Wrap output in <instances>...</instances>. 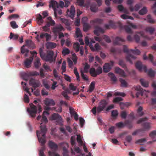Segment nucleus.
<instances>
[{
	"label": "nucleus",
	"mask_w": 156,
	"mask_h": 156,
	"mask_svg": "<svg viewBox=\"0 0 156 156\" xmlns=\"http://www.w3.org/2000/svg\"><path fill=\"white\" fill-rule=\"evenodd\" d=\"M65 2V5H64V2L62 1H60L59 2V6H60L61 8H62L64 6L66 7H68L69 5L70 4V0H63Z\"/></svg>",
	"instance_id": "nucleus-23"
},
{
	"label": "nucleus",
	"mask_w": 156,
	"mask_h": 156,
	"mask_svg": "<svg viewBox=\"0 0 156 156\" xmlns=\"http://www.w3.org/2000/svg\"><path fill=\"white\" fill-rule=\"evenodd\" d=\"M70 53V51L68 48H65L64 49L62 52V54L63 55H66Z\"/></svg>",
	"instance_id": "nucleus-49"
},
{
	"label": "nucleus",
	"mask_w": 156,
	"mask_h": 156,
	"mask_svg": "<svg viewBox=\"0 0 156 156\" xmlns=\"http://www.w3.org/2000/svg\"><path fill=\"white\" fill-rule=\"evenodd\" d=\"M146 141V139L144 138H143L139 139L137 140L136 142L135 143L136 144L140 143V145H142V144L141 143L144 142Z\"/></svg>",
	"instance_id": "nucleus-58"
},
{
	"label": "nucleus",
	"mask_w": 156,
	"mask_h": 156,
	"mask_svg": "<svg viewBox=\"0 0 156 156\" xmlns=\"http://www.w3.org/2000/svg\"><path fill=\"white\" fill-rule=\"evenodd\" d=\"M38 75H39V73L36 71L25 73L23 74V76L25 77V78H24V79L26 81L28 80V78L29 76H36Z\"/></svg>",
	"instance_id": "nucleus-15"
},
{
	"label": "nucleus",
	"mask_w": 156,
	"mask_h": 156,
	"mask_svg": "<svg viewBox=\"0 0 156 156\" xmlns=\"http://www.w3.org/2000/svg\"><path fill=\"white\" fill-rule=\"evenodd\" d=\"M30 108H28L27 111L32 117H35L36 116L38 108L39 112L37 113L38 115L42 111L41 107L40 105L35 106L32 103L30 104Z\"/></svg>",
	"instance_id": "nucleus-2"
},
{
	"label": "nucleus",
	"mask_w": 156,
	"mask_h": 156,
	"mask_svg": "<svg viewBox=\"0 0 156 156\" xmlns=\"http://www.w3.org/2000/svg\"><path fill=\"white\" fill-rule=\"evenodd\" d=\"M33 59V57H30L29 59L28 58H26L24 62L25 66L27 68L30 67V65L32 62Z\"/></svg>",
	"instance_id": "nucleus-21"
},
{
	"label": "nucleus",
	"mask_w": 156,
	"mask_h": 156,
	"mask_svg": "<svg viewBox=\"0 0 156 156\" xmlns=\"http://www.w3.org/2000/svg\"><path fill=\"white\" fill-rule=\"evenodd\" d=\"M40 60V59L39 58H37L35 60L34 62V65L35 68H38L41 65Z\"/></svg>",
	"instance_id": "nucleus-31"
},
{
	"label": "nucleus",
	"mask_w": 156,
	"mask_h": 156,
	"mask_svg": "<svg viewBox=\"0 0 156 156\" xmlns=\"http://www.w3.org/2000/svg\"><path fill=\"white\" fill-rule=\"evenodd\" d=\"M147 12V9L146 7H144L139 12V13L141 15H143L146 14Z\"/></svg>",
	"instance_id": "nucleus-41"
},
{
	"label": "nucleus",
	"mask_w": 156,
	"mask_h": 156,
	"mask_svg": "<svg viewBox=\"0 0 156 156\" xmlns=\"http://www.w3.org/2000/svg\"><path fill=\"white\" fill-rule=\"evenodd\" d=\"M46 46L48 49H51L55 48L56 46V44L53 42H48L46 44Z\"/></svg>",
	"instance_id": "nucleus-29"
},
{
	"label": "nucleus",
	"mask_w": 156,
	"mask_h": 156,
	"mask_svg": "<svg viewBox=\"0 0 156 156\" xmlns=\"http://www.w3.org/2000/svg\"><path fill=\"white\" fill-rule=\"evenodd\" d=\"M94 27L95 29L94 31V33L96 36H99L100 33L102 34L104 33V29L98 26H95Z\"/></svg>",
	"instance_id": "nucleus-12"
},
{
	"label": "nucleus",
	"mask_w": 156,
	"mask_h": 156,
	"mask_svg": "<svg viewBox=\"0 0 156 156\" xmlns=\"http://www.w3.org/2000/svg\"><path fill=\"white\" fill-rule=\"evenodd\" d=\"M90 65L88 64L86 62L84 67L83 71V73H87L89 72V70L90 69Z\"/></svg>",
	"instance_id": "nucleus-33"
},
{
	"label": "nucleus",
	"mask_w": 156,
	"mask_h": 156,
	"mask_svg": "<svg viewBox=\"0 0 156 156\" xmlns=\"http://www.w3.org/2000/svg\"><path fill=\"white\" fill-rule=\"evenodd\" d=\"M129 103H125L123 102H120L119 103L120 108L121 109H123L125 107H128L129 105Z\"/></svg>",
	"instance_id": "nucleus-43"
},
{
	"label": "nucleus",
	"mask_w": 156,
	"mask_h": 156,
	"mask_svg": "<svg viewBox=\"0 0 156 156\" xmlns=\"http://www.w3.org/2000/svg\"><path fill=\"white\" fill-rule=\"evenodd\" d=\"M60 20L62 23H63L65 24L66 26L70 25V23L69 21L67 19L62 18L60 19Z\"/></svg>",
	"instance_id": "nucleus-55"
},
{
	"label": "nucleus",
	"mask_w": 156,
	"mask_h": 156,
	"mask_svg": "<svg viewBox=\"0 0 156 156\" xmlns=\"http://www.w3.org/2000/svg\"><path fill=\"white\" fill-rule=\"evenodd\" d=\"M124 124L125 125L127 126L129 129H130L133 127V125L131 122L129 120H126Z\"/></svg>",
	"instance_id": "nucleus-46"
},
{
	"label": "nucleus",
	"mask_w": 156,
	"mask_h": 156,
	"mask_svg": "<svg viewBox=\"0 0 156 156\" xmlns=\"http://www.w3.org/2000/svg\"><path fill=\"white\" fill-rule=\"evenodd\" d=\"M95 84L94 82H92L90 83L89 89V91L90 92H92L94 90L95 88Z\"/></svg>",
	"instance_id": "nucleus-42"
},
{
	"label": "nucleus",
	"mask_w": 156,
	"mask_h": 156,
	"mask_svg": "<svg viewBox=\"0 0 156 156\" xmlns=\"http://www.w3.org/2000/svg\"><path fill=\"white\" fill-rule=\"evenodd\" d=\"M145 30L149 32L150 34H152L155 31V29L151 27H147L146 28Z\"/></svg>",
	"instance_id": "nucleus-40"
},
{
	"label": "nucleus",
	"mask_w": 156,
	"mask_h": 156,
	"mask_svg": "<svg viewBox=\"0 0 156 156\" xmlns=\"http://www.w3.org/2000/svg\"><path fill=\"white\" fill-rule=\"evenodd\" d=\"M74 73L76 76L77 80L78 81H80V76L79 74V73L77 71V69L76 67L74 68Z\"/></svg>",
	"instance_id": "nucleus-47"
},
{
	"label": "nucleus",
	"mask_w": 156,
	"mask_h": 156,
	"mask_svg": "<svg viewBox=\"0 0 156 156\" xmlns=\"http://www.w3.org/2000/svg\"><path fill=\"white\" fill-rule=\"evenodd\" d=\"M115 73L119 74L120 76L122 77L126 76L124 70L118 67L115 68Z\"/></svg>",
	"instance_id": "nucleus-22"
},
{
	"label": "nucleus",
	"mask_w": 156,
	"mask_h": 156,
	"mask_svg": "<svg viewBox=\"0 0 156 156\" xmlns=\"http://www.w3.org/2000/svg\"><path fill=\"white\" fill-rule=\"evenodd\" d=\"M143 110V108L141 106H139V108L137 110V112L138 113L139 116H141L144 114V113L141 112Z\"/></svg>",
	"instance_id": "nucleus-50"
},
{
	"label": "nucleus",
	"mask_w": 156,
	"mask_h": 156,
	"mask_svg": "<svg viewBox=\"0 0 156 156\" xmlns=\"http://www.w3.org/2000/svg\"><path fill=\"white\" fill-rule=\"evenodd\" d=\"M47 19L48 20L47 22V24L49 25V26H54L55 25V21L52 19V18L49 16L47 18Z\"/></svg>",
	"instance_id": "nucleus-25"
},
{
	"label": "nucleus",
	"mask_w": 156,
	"mask_h": 156,
	"mask_svg": "<svg viewBox=\"0 0 156 156\" xmlns=\"http://www.w3.org/2000/svg\"><path fill=\"white\" fill-rule=\"evenodd\" d=\"M142 5L141 4H136L134 7L133 5L130 6L129 8L131 12L138 11L141 7Z\"/></svg>",
	"instance_id": "nucleus-24"
},
{
	"label": "nucleus",
	"mask_w": 156,
	"mask_h": 156,
	"mask_svg": "<svg viewBox=\"0 0 156 156\" xmlns=\"http://www.w3.org/2000/svg\"><path fill=\"white\" fill-rule=\"evenodd\" d=\"M118 9L120 11L123 12L124 13H127L128 12V11L126 9L124 8L122 5H118Z\"/></svg>",
	"instance_id": "nucleus-35"
},
{
	"label": "nucleus",
	"mask_w": 156,
	"mask_h": 156,
	"mask_svg": "<svg viewBox=\"0 0 156 156\" xmlns=\"http://www.w3.org/2000/svg\"><path fill=\"white\" fill-rule=\"evenodd\" d=\"M108 76L110 77L111 80L114 82H116L117 80V79L115 75L112 73H108Z\"/></svg>",
	"instance_id": "nucleus-34"
},
{
	"label": "nucleus",
	"mask_w": 156,
	"mask_h": 156,
	"mask_svg": "<svg viewBox=\"0 0 156 156\" xmlns=\"http://www.w3.org/2000/svg\"><path fill=\"white\" fill-rule=\"evenodd\" d=\"M142 126L146 129L149 130L151 128L150 124L148 122H144L142 124Z\"/></svg>",
	"instance_id": "nucleus-37"
},
{
	"label": "nucleus",
	"mask_w": 156,
	"mask_h": 156,
	"mask_svg": "<svg viewBox=\"0 0 156 156\" xmlns=\"http://www.w3.org/2000/svg\"><path fill=\"white\" fill-rule=\"evenodd\" d=\"M119 64L123 68H126V66L124 62L122 60H120L119 62Z\"/></svg>",
	"instance_id": "nucleus-54"
},
{
	"label": "nucleus",
	"mask_w": 156,
	"mask_h": 156,
	"mask_svg": "<svg viewBox=\"0 0 156 156\" xmlns=\"http://www.w3.org/2000/svg\"><path fill=\"white\" fill-rule=\"evenodd\" d=\"M10 24L11 27L13 29L17 28L18 26L16 24V23L15 21H12L10 22Z\"/></svg>",
	"instance_id": "nucleus-51"
},
{
	"label": "nucleus",
	"mask_w": 156,
	"mask_h": 156,
	"mask_svg": "<svg viewBox=\"0 0 156 156\" xmlns=\"http://www.w3.org/2000/svg\"><path fill=\"white\" fill-rule=\"evenodd\" d=\"M155 72L152 69H150L148 72V74L151 77H154L155 75Z\"/></svg>",
	"instance_id": "nucleus-53"
},
{
	"label": "nucleus",
	"mask_w": 156,
	"mask_h": 156,
	"mask_svg": "<svg viewBox=\"0 0 156 156\" xmlns=\"http://www.w3.org/2000/svg\"><path fill=\"white\" fill-rule=\"evenodd\" d=\"M129 52L136 55H139L140 53V51L138 49L134 50L130 49H129Z\"/></svg>",
	"instance_id": "nucleus-45"
},
{
	"label": "nucleus",
	"mask_w": 156,
	"mask_h": 156,
	"mask_svg": "<svg viewBox=\"0 0 156 156\" xmlns=\"http://www.w3.org/2000/svg\"><path fill=\"white\" fill-rule=\"evenodd\" d=\"M119 81L121 83V86L123 87H126L127 86V83L122 78H120Z\"/></svg>",
	"instance_id": "nucleus-39"
},
{
	"label": "nucleus",
	"mask_w": 156,
	"mask_h": 156,
	"mask_svg": "<svg viewBox=\"0 0 156 156\" xmlns=\"http://www.w3.org/2000/svg\"><path fill=\"white\" fill-rule=\"evenodd\" d=\"M135 89L136 90L138 91L136 94V96L137 98L139 97L140 95L142 96L143 95L144 91H146L145 90H144L140 86L136 87Z\"/></svg>",
	"instance_id": "nucleus-16"
},
{
	"label": "nucleus",
	"mask_w": 156,
	"mask_h": 156,
	"mask_svg": "<svg viewBox=\"0 0 156 156\" xmlns=\"http://www.w3.org/2000/svg\"><path fill=\"white\" fill-rule=\"evenodd\" d=\"M135 66L137 69L140 71H141L142 70L146 73L147 72V68L145 65L143 66L142 63L140 62H137L135 64Z\"/></svg>",
	"instance_id": "nucleus-11"
},
{
	"label": "nucleus",
	"mask_w": 156,
	"mask_h": 156,
	"mask_svg": "<svg viewBox=\"0 0 156 156\" xmlns=\"http://www.w3.org/2000/svg\"><path fill=\"white\" fill-rule=\"evenodd\" d=\"M90 27L88 23H84L83 24V30L84 31H87Z\"/></svg>",
	"instance_id": "nucleus-38"
},
{
	"label": "nucleus",
	"mask_w": 156,
	"mask_h": 156,
	"mask_svg": "<svg viewBox=\"0 0 156 156\" xmlns=\"http://www.w3.org/2000/svg\"><path fill=\"white\" fill-rule=\"evenodd\" d=\"M117 25L120 29H124L126 32L129 34H132V31L131 30L130 27L128 25L123 26L121 22H118L117 23Z\"/></svg>",
	"instance_id": "nucleus-9"
},
{
	"label": "nucleus",
	"mask_w": 156,
	"mask_h": 156,
	"mask_svg": "<svg viewBox=\"0 0 156 156\" xmlns=\"http://www.w3.org/2000/svg\"><path fill=\"white\" fill-rule=\"evenodd\" d=\"M121 17L122 18L124 19H129L132 20L133 19V18L132 17L129 16L126 14L121 15Z\"/></svg>",
	"instance_id": "nucleus-48"
},
{
	"label": "nucleus",
	"mask_w": 156,
	"mask_h": 156,
	"mask_svg": "<svg viewBox=\"0 0 156 156\" xmlns=\"http://www.w3.org/2000/svg\"><path fill=\"white\" fill-rule=\"evenodd\" d=\"M107 104L108 103L104 99L101 100L97 108V112L99 113L103 111Z\"/></svg>",
	"instance_id": "nucleus-6"
},
{
	"label": "nucleus",
	"mask_w": 156,
	"mask_h": 156,
	"mask_svg": "<svg viewBox=\"0 0 156 156\" xmlns=\"http://www.w3.org/2000/svg\"><path fill=\"white\" fill-rule=\"evenodd\" d=\"M102 72V68L100 66L98 67L96 70H95V68L92 67L89 70L90 75L94 77H96L97 75L101 74Z\"/></svg>",
	"instance_id": "nucleus-4"
},
{
	"label": "nucleus",
	"mask_w": 156,
	"mask_h": 156,
	"mask_svg": "<svg viewBox=\"0 0 156 156\" xmlns=\"http://www.w3.org/2000/svg\"><path fill=\"white\" fill-rule=\"evenodd\" d=\"M140 82L141 85L144 87H147L149 85V82L143 79H141L140 80Z\"/></svg>",
	"instance_id": "nucleus-30"
},
{
	"label": "nucleus",
	"mask_w": 156,
	"mask_h": 156,
	"mask_svg": "<svg viewBox=\"0 0 156 156\" xmlns=\"http://www.w3.org/2000/svg\"><path fill=\"white\" fill-rule=\"evenodd\" d=\"M102 20L99 19H96L94 20H92L90 21V23L94 26L96 24H100L102 23Z\"/></svg>",
	"instance_id": "nucleus-26"
},
{
	"label": "nucleus",
	"mask_w": 156,
	"mask_h": 156,
	"mask_svg": "<svg viewBox=\"0 0 156 156\" xmlns=\"http://www.w3.org/2000/svg\"><path fill=\"white\" fill-rule=\"evenodd\" d=\"M41 124L40 126V131H37V135L39 142L41 143L42 147L39 151L40 156H44V151L45 149L44 144L46 142L45 140V134L47 131V129L45 125H42Z\"/></svg>",
	"instance_id": "nucleus-1"
},
{
	"label": "nucleus",
	"mask_w": 156,
	"mask_h": 156,
	"mask_svg": "<svg viewBox=\"0 0 156 156\" xmlns=\"http://www.w3.org/2000/svg\"><path fill=\"white\" fill-rule=\"evenodd\" d=\"M50 27L47 24L42 27L43 30L45 32H49L50 30Z\"/></svg>",
	"instance_id": "nucleus-60"
},
{
	"label": "nucleus",
	"mask_w": 156,
	"mask_h": 156,
	"mask_svg": "<svg viewBox=\"0 0 156 156\" xmlns=\"http://www.w3.org/2000/svg\"><path fill=\"white\" fill-rule=\"evenodd\" d=\"M125 40L124 39L119 37H116L114 41V43L115 45H120L121 44V43L125 42Z\"/></svg>",
	"instance_id": "nucleus-20"
},
{
	"label": "nucleus",
	"mask_w": 156,
	"mask_h": 156,
	"mask_svg": "<svg viewBox=\"0 0 156 156\" xmlns=\"http://www.w3.org/2000/svg\"><path fill=\"white\" fill-rule=\"evenodd\" d=\"M24 101L26 103H28L29 102V97L26 94H25L24 97Z\"/></svg>",
	"instance_id": "nucleus-64"
},
{
	"label": "nucleus",
	"mask_w": 156,
	"mask_h": 156,
	"mask_svg": "<svg viewBox=\"0 0 156 156\" xmlns=\"http://www.w3.org/2000/svg\"><path fill=\"white\" fill-rule=\"evenodd\" d=\"M62 94L66 100H69V97L67 95V92L65 91H63L62 93Z\"/></svg>",
	"instance_id": "nucleus-61"
},
{
	"label": "nucleus",
	"mask_w": 156,
	"mask_h": 156,
	"mask_svg": "<svg viewBox=\"0 0 156 156\" xmlns=\"http://www.w3.org/2000/svg\"><path fill=\"white\" fill-rule=\"evenodd\" d=\"M103 38L106 42L109 43L111 42V40L109 37L106 35L103 36Z\"/></svg>",
	"instance_id": "nucleus-59"
},
{
	"label": "nucleus",
	"mask_w": 156,
	"mask_h": 156,
	"mask_svg": "<svg viewBox=\"0 0 156 156\" xmlns=\"http://www.w3.org/2000/svg\"><path fill=\"white\" fill-rule=\"evenodd\" d=\"M44 104L48 106H54L55 105V102L53 100L49 98H46L44 101Z\"/></svg>",
	"instance_id": "nucleus-19"
},
{
	"label": "nucleus",
	"mask_w": 156,
	"mask_h": 156,
	"mask_svg": "<svg viewBox=\"0 0 156 156\" xmlns=\"http://www.w3.org/2000/svg\"><path fill=\"white\" fill-rule=\"evenodd\" d=\"M80 73L82 78L84 80L87 81L88 80V78L87 75L84 74L82 70L80 71Z\"/></svg>",
	"instance_id": "nucleus-52"
},
{
	"label": "nucleus",
	"mask_w": 156,
	"mask_h": 156,
	"mask_svg": "<svg viewBox=\"0 0 156 156\" xmlns=\"http://www.w3.org/2000/svg\"><path fill=\"white\" fill-rule=\"evenodd\" d=\"M77 140L78 142L80 144H83V141L81 139V136L80 135H77Z\"/></svg>",
	"instance_id": "nucleus-62"
},
{
	"label": "nucleus",
	"mask_w": 156,
	"mask_h": 156,
	"mask_svg": "<svg viewBox=\"0 0 156 156\" xmlns=\"http://www.w3.org/2000/svg\"><path fill=\"white\" fill-rule=\"evenodd\" d=\"M49 7H51L53 9L54 11V13L55 16L56 17L57 16V8H59L58 3L56 1L52 0L50 3L49 5Z\"/></svg>",
	"instance_id": "nucleus-8"
},
{
	"label": "nucleus",
	"mask_w": 156,
	"mask_h": 156,
	"mask_svg": "<svg viewBox=\"0 0 156 156\" xmlns=\"http://www.w3.org/2000/svg\"><path fill=\"white\" fill-rule=\"evenodd\" d=\"M147 19L148 22L150 23H154L155 21L152 19L150 15H149L147 16Z\"/></svg>",
	"instance_id": "nucleus-56"
},
{
	"label": "nucleus",
	"mask_w": 156,
	"mask_h": 156,
	"mask_svg": "<svg viewBox=\"0 0 156 156\" xmlns=\"http://www.w3.org/2000/svg\"><path fill=\"white\" fill-rule=\"evenodd\" d=\"M75 12V9L74 6L73 5H72L71 6L70 10L69 9L67 10V13L71 18H73L74 16Z\"/></svg>",
	"instance_id": "nucleus-18"
},
{
	"label": "nucleus",
	"mask_w": 156,
	"mask_h": 156,
	"mask_svg": "<svg viewBox=\"0 0 156 156\" xmlns=\"http://www.w3.org/2000/svg\"><path fill=\"white\" fill-rule=\"evenodd\" d=\"M95 41L92 39L91 40V41L90 42V44H89V46L92 51H94L95 50V49L94 48V47L93 45H92V43H95Z\"/></svg>",
	"instance_id": "nucleus-57"
},
{
	"label": "nucleus",
	"mask_w": 156,
	"mask_h": 156,
	"mask_svg": "<svg viewBox=\"0 0 156 156\" xmlns=\"http://www.w3.org/2000/svg\"><path fill=\"white\" fill-rule=\"evenodd\" d=\"M123 51L124 52H126L128 54L126 57L127 61H129L131 64H133V63L132 60L136 59V57L131 54L129 53L131 52H129V50L128 49L126 45H124L123 46Z\"/></svg>",
	"instance_id": "nucleus-3"
},
{
	"label": "nucleus",
	"mask_w": 156,
	"mask_h": 156,
	"mask_svg": "<svg viewBox=\"0 0 156 156\" xmlns=\"http://www.w3.org/2000/svg\"><path fill=\"white\" fill-rule=\"evenodd\" d=\"M48 146L53 151H56L58 149L57 144L51 141H49L48 142Z\"/></svg>",
	"instance_id": "nucleus-17"
},
{
	"label": "nucleus",
	"mask_w": 156,
	"mask_h": 156,
	"mask_svg": "<svg viewBox=\"0 0 156 156\" xmlns=\"http://www.w3.org/2000/svg\"><path fill=\"white\" fill-rule=\"evenodd\" d=\"M73 47L76 52H78L80 50V46L78 42L75 43L73 45Z\"/></svg>",
	"instance_id": "nucleus-36"
},
{
	"label": "nucleus",
	"mask_w": 156,
	"mask_h": 156,
	"mask_svg": "<svg viewBox=\"0 0 156 156\" xmlns=\"http://www.w3.org/2000/svg\"><path fill=\"white\" fill-rule=\"evenodd\" d=\"M25 45H23L21 48V52L23 54L26 53L25 54V57H27L28 56L27 54L29 52V50L28 49L24 48Z\"/></svg>",
	"instance_id": "nucleus-28"
},
{
	"label": "nucleus",
	"mask_w": 156,
	"mask_h": 156,
	"mask_svg": "<svg viewBox=\"0 0 156 156\" xmlns=\"http://www.w3.org/2000/svg\"><path fill=\"white\" fill-rule=\"evenodd\" d=\"M76 36L77 37H82V35L80 28H76Z\"/></svg>",
	"instance_id": "nucleus-44"
},
{
	"label": "nucleus",
	"mask_w": 156,
	"mask_h": 156,
	"mask_svg": "<svg viewBox=\"0 0 156 156\" xmlns=\"http://www.w3.org/2000/svg\"><path fill=\"white\" fill-rule=\"evenodd\" d=\"M53 32L54 33H58L64 30L63 27L60 24H57L53 28Z\"/></svg>",
	"instance_id": "nucleus-14"
},
{
	"label": "nucleus",
	"mask_w": 156,
	"mask_h": 156,
	"mask_svg": "<svg viewBox=\"0 0 156 156\" xmlns=\"http://www.w3.org/2000/svg\"><path fill=\"white\" fill-rule=\"evenodd\" d=\"M26 42L27 45L30 48H35L34 43L31 40H27L26 41Z\"/></svg>",
	"instance_id": "nucleus-27"
},
{
	"label": "nucleus",
	"mask_w": 156,
	"mask_h": 156,
	"mask_svg": "<svg viewBox=\"0 0 156 156\" xmlns=\"http://www.w3.org/2000/svg\"><path fill=\"white\" fill-rule=\"evenodd\" d=\"M53 120H56V124L59 125H62L63 121L62 117L60 115L58 114L54 113L51 116Z\"/></svg>",
	"instance_id": "nucleus-7"
},
{
	"label": "nucleus",
	"mask_w": 156,
	"mask_h": 156,
	"mask_svg": "<svg viewBox=\"0 0 156 156\" xmlns=\"http://www.w3.org/2000/svg\"><path fill=\"white\" fill-rule=\"evenodd\" d=\"M41 93L42 95H46L47 96L48 95V92L44 88H43L41 91Z\"/></svg>",
	"instance_id": "nucleus-63"
},
{
	"label": "nucleus",
	"mask_w": 156,
	"mask_h": 156,
	"mask_svg": "<svg viewBox=\"0 0 156 156\" xmlns=\"http://www.w3.org/2000/svg\"><path fill=\"white\" fill-rule=\"evenodd\" d=\"M29 84L34 88L38 87L40 86V83L39 81L32 78L30 79Z\"/></svg>",
	"instance_id": "nucleus-13"
},
{
	"label": "nucleus",
	"mask_w": 156,
	"mask_h": 156,
	"mask_svg": "<svg viewBox=\"0 0 156 156\" xmlns=\"http://www.w3.org/2000/svg\"><path fill=\"white\" fill-rule=\"evenodd\" d=\"M19 35L17 34H14L12 33H10L9 38L10 39H13V40H17L19 37Z\"/></svg>",
	"instance_id": "nucleus-32"
},
{
	"label": "nucleus",
	"mask_w": 156,
	"mask_h": 156,
	"mask_svg": "<svg viewBox=\"0 0 156 156\" xmlns=\"http://www.w3.org/2000/svg\"><path fill=\"white\" fill-rule=\"evenodd\" d=\"M114 62L111 61L110 63H106L103 67V71L105 73H107L109 72L114 64Z\"/></svg>",
	"instance_id": "nucleus-10"
},
{
	"label": "nucleus",
	"mask_w": 156,
	"mask_h": 156,
	"mask_svg": "<svg viewBox=\"0 0 156 156\" xmlns=\"http://www.w3.org/2000/svg\"><path fill=\"white\" fill-rule=\"evenodd\" d=\"M53 52L52 51H48L47 55L46 56L44 55L41 58L43 60L51 62L53 61Z\"/></svg>",
	"instance_id": "nucleus-5"
}]
</instances>
